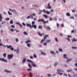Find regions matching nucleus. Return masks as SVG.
<instances>
[{"mask_svg":"<svg viewBox=\"0 0 77 77\" xmlns=\"http://www.w3.org/2000/svg\"><path fill=\"white\" fill-rule=\"evenodd\" d=\"M48 36H49L48 35H45L44 37V39H43L41 40V41L40 42V43L41 44H42V43H43V42H44L45 41V39H47V37H48Z\"/></svg>","mask_w":77,"mask_h":77,"instance_id":"obj_1","label":"nucleus"},{"mask_svg":"<svg viewBox=\"0 0 77 77\" xmlns=\"http://www.w3.org/2000/svg\"><path fill=\"white\" fill-rule=\"evenodd\" d=\"M39 22L40 21H41L42 22H43V23L45 24V23H48V20L46 21H44V20L43 19H39Z\"/></svg>","mask_w":77,"mask_h":77,"instance_id":"obj_2","label":"nucleus"},{"mask_svg":"<svg viewBox=\"0 0 77 77\" xmlns=\"http://www.w3.org/2000/svg\"><path fill=\"white\" fill-rule=\"evenodd\" d=\"M16 51L17 54H19V52H20V50L18 48H17V49L14 50V52H15Z\"/></svg>","mask_w":77,"mask_h":77,"instance_id":"obj_3","label":"nucleus"},{"mask_svg":"<svg viewBox=\"0 0 77 77\" xmlns=\"http://www.w3.org/2000/svg\"><path fill=\"white\" fill-rule=\"evenodd\" d=\"M7 58L9 60H10L12 58V55L8 54L7 56Z\"/></svg>","mask_w":77,"mask_h":77,"instance_id":"obj_4","label":"nucleus"},{"mask_svg":"<svg viewBox=\"0 0 77 77\" xmlns=\"http://www.w3.org/2000/svg\"><path fill=\"white\" fill-rule=\"evenodd\" d=\"M30 18H31V19H33V17H34V16H36V14H35V13H33L32 14L30 15Z\"/></svg>","mask_w":77,"mask_h":77,"instance_id":"obj_5","label":"nucleus"},{"mask_svg":"<svg viewBox=\"0 0 77 77\" xmlns=\"http://www.w3.org/2000/svg\"><path fill=\"white\" fill-rule=\"evenodd\" d=\"M4 71L5 72H6V73H11L12 72L11 71L6 69H5Z\"/></svg>","mask_w":77,"mask_h":77,"instance_id":"obj_6","label":"nucleus"},{"mask_svg":"<svg viewBox=\"0 0 77 77\" xmlns=\"http://www.w3.org/2000/svg\"><path fill=\"white\" fill-rule=\"evenodd\" d=\"M26 26H27V27H29L31 29H32V26H31V24H29L27 23H26Z\"/></svg>","mask_w":77,"mask_h":77,"instance_id":"obj_7","label":"nucleus"},{"mask_svg":"<svg viewBox=\"0 0 77 77\" xmlns=\"http://www.w3.org/2000/svg\"><path fill=\"white\" fill-rule=\"evenodd\" d=\"M9 10L10 11H12V12H14V13H15V14H18V13H17V12L15 11V10L14 9H13V10H12V9H11V8H10L9 9Z\"/></svg>","mask_w":77,"mask_h":77,"instance_id":"obj_8","label":"nucleus"},{"mask_svg":"<svg viewBox=\"0 0 77 77\" xmlns=\"http://www.w3.org/2000/svg\"><path fill=\"white\" fill-rule=\"evenodd\" d=\"M9 10L10 11H12V12H14V13H15V14H18V13H17V12L15 11V10L14 9H13V10H12V9H11V8H10L9 9Z\"/></svg>","mask_w":77,"mask_h":77,"instance_id":"obj_9","label":"nucleus"},{"mask_svg":"<svg viewBox=\"0 0 77 77\" xmlns=\"http://www.w3.org/2000/svg\"><path fill=\"white\" fill-rule=\"evenodd\" d=\"M0 60L2 61L3 62H7V60H5L4 58H0Z\"/></svg>","mask_w":77,"mask_h":77,"instance_id":"obj_10","label":"nucleus"},{"mask_svg":"<svg viewBox=\"0 0 77 77\" xmlns=\"http://www.w3.org/2000/svg\"><path fill=\"white\" fill-rule=\"evenodd\" d=\"M50 3H49V4L48 5V7H47L46 8V9H51V7L50 5Z\"/></svg>","mask_w":77,"mask_h":77,"instance_id":"obj_11","label":"nucleus"},{"mask_svg":"<svg viewBox=\"0 0 77 77\" xmlns=\"http://www.w3.org/2000/svg\"><path fill=\"white\" fill-rule=\"evenodd\" d=\"M26 62V58H23L22 62V63H24Z\"/></svg>","mask_w":77,"mask_h":77,"instance_id":"obj_12","label":"nucleus"},{"mask_svg":"<svg viewBox=\"0 0 77 77\" xmlns=\"http://www.w3.org/2000/svg\"><path fill=\"white\" fill-rule=\"evenodd\" d=\"M32 28H34L35 29H36V26L35 25H32Z\"/></svg>","mask_w":77,"mask_h":77,"instance_id":"obj_13","label":"nucleus"},{"mask_svg":"<svg viewBox=\"0 0 77 77\" xmlns=\"http://www.w3.org/2000/svg\"><path fill=\"white\" fill-rule=\"evenodd\" d=\"M32 65L33 67H36V65L33 62L32 63Z\"/></svg>","mask_w":77,"mask_h":77,"instance_id":"obj_14","label":"nucleus"},{"mask_svg":"<svg viewBox=\"0 0 77 77\" xmlns=\"http://www.w3.org/2000/svg\"><path fill=\"white\" fill-rule=\"evenodd\" d=\"M33 77V75H32V73L31 72H29V77Z\"/></svg>","mask_w":77,"mask_h":77,"instance_id":"obj_15","label":"nucleus"},{"mask_svg":"<svg viewBox=\"0 0 77 77\" xmlns=\"http://www.w3.org/2000/svg\"><path fill=\"white\" fill-rule=\"evenodd\" d=\"M3 19V17H2V14H0V21H2V20Z\"/></svg>","mask_w":77,"mask_h":77,"instance_id":"obj_16","label":"nucleus"},{"mask_svg":"<svg viewBox=\"0 0 77 77\" xmlns=\"http://www.w3.org/2000/svg\"><path fill=\"white\" fill-rule=\"evenodd\" d=\"M30 45H31V44H27L26 45L29 48H30Z\"/></svg>","mask_w":77,"mask_h":77,"instance_id":"obj_17","label":"nucleus"},{"mask_svg":"<svg viewBox=\"0 0 77 77\" xmlns=\"http://www.w3.org/2000/svg\"><path fill=\"white\" fill-rule=\"evenodd\" d=\"M47 30H51V28L48 26H47Z\"/></svg>","mask_w":77,"mask_h":77,"instance_id":"obj_18","label":"nucleus"},{"mask_svg":"<svg viewBox=\"0 0 77 77\" xmlns=\"http://www.w3.org/2000/svg\"><path fill=\"white\" fill-rule=\"evenodd\" d=\"M30 42H31V41H30V40H29L26 41L25 43H26V44H28V43H30Z\"/></svg>","mask_w":77,"mask_h":77,"instance_id":"obj_19","label":"nucleus"},{"mask_svg":"<svg viewBox=\"0 0 77 77\" xmlns=\"http://www.w3.org/2000/svg\"><path fill=\"white\" fill-rule=\"evenodd\" d=\"M0 46H3V47H6V46L3 45V44H2V43H0Z\"/></svg>","mask_w":77,"mask_h":77,"instance_id":"obj_20","label":"nucleus"},{"mask_svg":"<svg viewBox=\"0 0 77 77\" xmlns=\"http://www.w3.org/2000/svg\"><path fill=\"white\" fill-rule=\"evenodd\" d=\"M6 46L8 48H11V47H12L11 45H10L9 46L7 45Z\"/></svg>","mask_w":77,"mask_h":77,"instance_id":"obj_21","label":"nucleus"},{"mask_svg":"<svg viewBox=\"0 0 77 77\" xmlns=\"http://www.w3.org/2000/svg\"><path fill=\"white\" fill-rule=\"evenodd\" d=\"M57 71H58L59 72H60V71H62V72H64V71H63L61 69H57Z\"/></svg>","mask_w":77,"mask_h":77,"instance_id":"obj_22","label":"nucleus"},{"mask_svg":"<svg viewBox=\"0 0 77 77\" xmlns=\"http://www.w3.org/2000/svg\"><path fill=\"white\" fill-rule=\"evenodd\" d=\"M27 62H30L31 63H33V62L32 61H31V60H29V59H28L27 60Z\"/></svg>","mask_w":77,"mask_h":77,"instance_id":"obj_23","label":"nucleus"},{"mask_svg":"<svg viewBox=\"0 0 77 77\" xmlns=\"http://www.w3.org/2000/svg\"><path fill=\"white\" fill-rule=\"evenodd\" d=\"M15 41L16 42H18V41H19V40L18 39V38H16L15 39Z\"/></svg>","mask_w":77,"mask_h":77,"instance_id":"obj_24","label":"nucleus"},{"mask_svg":"<svg viewBox=\"0 0 77 77\" xmlns=\"http://www.w3.org/2000/svg\"><path fill=\"white\" fill-rule=\"evenodd\" d=\"M13 23V20H11L10 22V24H12Z\"/></svg>","mask_w":77,"mask_h":77,"instance_id":"obj_25","label":"nucleus"},{"mask_svg":"<svg viewBox=\"0 0 77 77\" xmlns=\"http://www.w3.org/2000/svg\"><path fill=\"white\" fill-rule=\"evenodd\" d=\"M66 15L67 16H68V17H70V16H71V14H70L69 13H67Z\"/></svg>","mask_w":77,"mask_h":77,"instance_id":"obj_26","label":"nucleus"},{"mask_svg":"<svg viewBox=\"0 0 77 77\" xmlns=\"http://www.w3.org/2000/svg\"><path fill=\"white\" fill-rule=\"evenodd\" d=\"M33 56L34 58L35 59H36L37 57V56H36V55L35 54H34Z\"/></svg>","mask_w":77,"mask_h":77,"instance_id":"obj_27","label":"nucleus"},{"mask_svg":"<svg viewBox=\"0 0 77 77\" xmlns=\"http://www.w3.org/2000/svg\"><path fill=\"white\" fill-rule=\"evenodd\" d=\"M63 57L64 58H65V59H68V58L66 57V55L65 54H63Z\"/></svg>","mask_w":77,"mask_h":77,"instance_id":"obj_28","label":"nucleus"},{"mask_svg":"<svg viewBox=\"0 0 77 77\" xmlns=\"http://www.w3.org/2000/svg\"><path fill=\"white\" fill-rule=\"evenodd\" d=\"M41 54H42V55H44L45 56V55L46 54H45V53H44V52H42H42H41Z\"/></svg>","mask_w":77,"mask_h":77,"instance_id":"obj_29","label":"nucleus"},{"mask_svg":"<svg viewBox=\"0 0 77 77\" xmlns=\"http://www.w3.org/2000/svg\"><path fill=\"white\" fill-rule=\"evenodd\" d=\"M28 66H29L30 68H32V66H30V63L28 64Z\"/></svg>","mask_w":77,"mask_h":77,"instance_id":"obj_30","label":"nucleus"},{"mask_svg":"<svg viewBox=\"0 0 77 77\" xmlns=\"http://www.w3.org/2000/svg\"><path fill=\"white\" fill-rule=\"evenodd\" d=\"M58 64V63H57V62L55 63L54 64V66H56V65H57Z\"/></svg>","mask_w":77,"mask_h":77,"instance_id":"obj_31","label":"nucleus"},{"mask_svg":"<svg viewBox=\"0 0 77 77\" xmlns=\"http://www.w3.org/2000/svg\"><path fill=\"white\" fill-rule=\"evenodd\" d=\"M8 14L9 15H12V14L11 13H10V12H9V11H8Z\"/></svg>","mask_w":77,"mask_h":77,"instance_id":"obj_32","label":"nucleus"},{"mask_svg":"<svg viewBox=\"0 0 77 77\" xmlns=\"http://www.w3.org/2000/svg\"><path fill=\"white\" fill-rule=\"evenodd\" d=\"M23 34L24 35H28V33H27L26 32H23Z\"/></svg>","mask_w":77,"mask_h":77,"instance_id":"obj_33","label":"nucleus"},{"mask_svg":"<svg viewBox=\"0 0 77 77\" xmlns=\"http://www.w3.org/2000/svg\"><path fill=\"white\" fill-rule=\"evenodd\" d=\"M72 60V59H69L67 60L66 61L67 63L68 62H69V61H71V60Z\"/></svg>","mask_w":77,"mask_h":77,"instance_id":"obj_34","label":"nucleus"},{"mask_svg":"<svg viewBox=\"0 0 77 77\" xmlns=\"http://www.w3.org/2000/svg\"><path fill=\"white\" fill-rule=\"evenodd\" d=\"M70 19H73V20H74V17H70L69 18Z\"/></svg>","mask_w":77,"mask_h":77,"instance_id":"obj_35","label":"nucleus"},{"mask_svg":"<svg viewBox=\"0 0 77 77\" xmlns=\"http://www.w3.org/2000/svg\"><path fill=\"white\" fill-rule=\"evenodd\" d=\"M6 53H4L3 54V56L4 57H6Z\"/></svg>","mask_w":77,"mask_h":77,"instance_id":"obj_36","label":"nucleus"},{"mask_svg":"<svg viewBox=\"0 0 77 77\" xmlns=\"http://www.w3.org/2000/svg\"><path fill=\"white\" fill-rule=\"evenodd\" d=\"M72 42H73L74 41H75H75H76V40L75 39V38H73V39H72Z\"/></svg>","mask_w":77,"mask_h":77,"instance_id":"obj_37","label":"nucleus"},{"mask_svg":"<svg viewBox=\"0 0 77 77\" xmlns=\"http://www.w3.org/2000/svg\"><path fill=\"white\" fill-rule=\"evenodd\" d=\"M51 42V41H50V40H46V42Z\"/></svg>","mask_w":77,"mask_h":77,"instance_id":"obj_38","label":"nucleus"},{"mask_svg":"<svg viewBox=\"0 0 77 77\" xmlns=\"http://www.w3.org/2000/svg\"><path fill=\"white\" fill-rule=\"evenodd\" d=\"M40 12H43L45 13V10H42V11H40Z\"/></svg>","mask_w":77,"mask_h":77,"instance_id":"obj_39","label":"nucleus"},{"mask_svg":"<svg viewBox=\"0 0 77 77\" xmlns=\"http://www.w3.org/2000/svg\"><path fill=\"white\" fill-rule=\"evenodd\" d=\"M55 39L56 42H59V41H58V40H57V38H55Z\"/></svg>","mask_w":77,"mask_h":77,"instance_id":"obj_40","label":"nucleus"},{"mask_svg":"<svg viewBox=\"0 0 77 77\" xmlns=\"http://www.w3.org/2000/svg\"><path fill=\"white\" fill-rule=\"evenodd\" d=\"M30 18V16H28L27 17H26V18L27 19V20H28V19H29V18Z\"/></svg>","mask_w":77,"mask_h":77,"instance_id":"obj_41","label":"nucleus"},{"mask_svg":"<svg viewBox=\"0 0 77 77\" xmlns=\"http://www.w3.org/2000/svg\"><path fill=\"white\" fill-rule=\"evenodd\" d=\"M39 29H42V26H39Z\"/></svg>","mask_w":77,"mask_h":77,"instance_id":"obj_42","label":"nucleus"},{"mask_svg":"<svg viewBox=\"0 0 77 77\" xmlns=\"http://www.w3.org/2000/svg\"><path fill=\"white\" fill-rule=\"evenodd\" d=\"M29 58H30L31 59H33V57L32 56H29Z\"/></svg>","mask_w":77,"mask_h":77,"instance_id":"obj_43","label":"nucleus"},{"mask_svg":"<svg viewBox=\"0 0 77 77\" xmlns=\"http://www.w3.org/2000/svg\"><path fill=\"white\" fill-rule=\"evenodd\" d=\"M10 50H11V51H13V50H14V48L13 47L11 48Z\"/></svg>","mask_w":77,"mask_h":77,"instance_id":"obj_44","label":"nucleus"},{"mask_svg":"<svg viewBox=\"0 0 77 77\" xmlns=\"http://www.w3.org/2000/svg\"><path fill=\"white\" fill-rule=\"evenodd\" d=\"M45 13H46V14H50V13L48 11H45Z\"/></svg>","mask_w":77,"mask_h":77,"instance_id":"obj_45","label":"nucleus"},{"mask_svg":"<svg viewBox=\"0 0 77 77\" xmlns=\"http://www.w3.org/2000/svg\"><path fill=\"white\" fill-rule=\"evenodd\" d=\"M72 48H73V49H77V48L76 47H72Z\"/></svg>","mask_w":77,"mask_h":77,"instance_id":"obj_46","label":"nucleus"},{"mask_svg":"<svg viewBox=\"0 0 77 77\" xmlns=\"http://www.w3.org/2000/svg\"><path fill=\"white\" fill-rule=\"evenodd\" d=\"M63 75L64 76H66V77H67V76H68V75H67L66 74V73H64L63 74Z\"/></svg>","mask_w":77,"mask_h":77,"instance_id":"obj_47","label":"nucleus"},{"mask_svg":"<svg viewBox=\"0 0 77 77\" xmlns=\"http://www.w3.org/2000/svg\"><path fill=\"white\" fill-rule=\"evenodd\" d=\"M43 17H45L46 18H48V17L46 15H44Z\"/></svg>","mask_w":77,"mask_h":77,"instance_id":"obj_48","label":"nucleus"},{"mask_svg":"<svg viewBox=\"0 0 77 77\" xmlns=\"http://www.w3.org/2000/svg\"><path fill=\"white\" fill-rule=\"evenodd\" d=\"M5 20H6V21H8V20H9V18H6L5 19Z\"/></svg>","mask_w":77,"mask_h":77,"instance_id":"obj_49","label":"nucleus"},{"mask_svg":"<svg viewBox=\"0 0 77 77\" xmlns=\"http://www.w3.org/2000/svg\"><path fill=\"white\" fill-rule=\"evenodd\" d=\"M35 22H32V26L34 25V24H35Z\"/></svg>","mask_w":77,"mask_h":77,"instance_id":"obj_50","label":"nucleus"},{"mask_svg":"<svg viewBox=\"0 0 77 77\" xmlns=\"http://www.w3.org/2000/svg\"><path fill=\"white\" fill-rule=\"evenodd\" d=\"M39 36H42V34H41L40 32L39 33Z\"/></svg>","mask_w":77,"mask_h":77,"instance_id":"obj_51","label":"nucleus"},{"mask_svg":"<svg viewBox=\"0 0 77 77\" xmlns=\"http://www.w3.org/2000/svg\"><path fill=\"white\" fill-rule=\"evenodd\" d=\"M34 6L35 8H38V6L36 5H34Z\"/></svg>","mask_w":77,"mask_h":77,"instance_id":"obj_52","label":"nucleus"},{"mask_svg":"<svg viewBox=\"0 0 77 77\" xmlns=\"http://www.w3.org/2000/svg\"><path fill=\"white\" fill-rule=\"evenodd\" d=\"M66 39H67L69 41H70V39L68 38H66Z\"/></svg>","mask_w":77,"mask_h":77,"instance_id":"obj_53","label":"nucleus"},{"mask_svg":"<svg viewBox=\"0 0 77 77\" xmlns=\"http://www.w3.org/2000/svg\"><path fill=\"white\" fill-rule=\"evenodd\" d=\"M22 25H23V26H26V24L24 23H22Z\"/></svg>","mask_w":77,"mask_h":77,"instance_id":"obj_54","label":"nucleus"},{"mask_svg":"<svg viewBox=\"0 0 77 77\" xmlns=\"http://www.w3.org/2000/svg\"><path fill=\"white\" fill-rule=\"evenodd\" d=\"M43 45H45V46H46V45H47V43H44L43 44Z\"/></svg>","mask_w":77,"mask_h":77,"instance_id":"obj_55","label":"nucleus"},{"mask_svg":"<svg viewBox=\"0 0 77 77\" xmlns=\"http://www.w3.org/2000/svg\"><path fill=\"white\" fill-rule=\"evenodd\" d=\"M51 54H54V51H51Z\"/></svg>","mask_w":77,"mask_h":77,"instance_id":"obj_56","label":"nucleus"},{"mask_svg":"<svg viewBox=\"0 0 77 77\" xmlns=\"http://www.w3.org/2000/svg\"><path fill=\"white\" fill-rule=\"evenodd\" d=\"M61 26L62 27H64V25H63V24H62L61 25Z\"/></svg>","mask_w":77,"mask_h":77,"instance_id":"obj_57","label":"nucleus"},{"mask_svg":"<svg viewBox=\"0 0 77 77\" xmlns=\"http://www.w3.org/2000/svg\"><path fill=\"white\" fill-rule=\"evenodd\" d=\"M57 27H59V24L58 23H57Z\"/></svg>","mask_w":77,"mask_h":77,"instance_id":"obj_58","label":"nucleus"},{"mask_svg":"<svg viewBox=\"0 0 77 77\" xmlns=\"http://www.w3.org/2000/svg\"><path fill=\"white\" fill-rule=\"evenodd\" d=\"M71 71H72V70H67V72H71Z\"/></svg>","mask_w":77,"mask_h":77,"instance_id":"obj_59","label":"nucleus"},{"mask_svg":"<svg viewBox=\"0 0 77 77\" xmlns=\"http://www.w3.org/2000/svg\"><path fill=\"white\" fill-rule=\"evenodd\" d=\"M19 25L20 26V27H21V28L23 27V26H22V25H21V24H20Z\"/></svg>","mask_w":77,"mask_h":77,"instance_id":"obj_60","label":"nucleus"},{"mask_svg":"<svg viewBox=\"0 0 77 77\" xmlns=\"http://www.w3.org/2000/svg\"><path fill=\"white\" fill-rule=\"evenodd\" d=\"M11 27L12 28H15V26H14V25H11Z\"/></svg>","mask_w":77,"mask_h":77,"instance_id":"obj_61","label":"nucleus"},{"mask_svg":"<svg viewBox=\"0 0 77 77\" xmlns=\"http://www.w3.org/2000/svg\"><path fill=\"white\" fill-rule=\"evenodd\" d=\"M75 12V10H72V12H73V13H74Z\"/></svg>","mask_w":77,"mask_h":77,"instance_id":"obj_62","label":"nucleus"},{"mask_svg":"<svg viewBox=\"0 0 77 77\" xmlns=\"http://www.w3.org/2000/svg\"><path fill=\"white\" fill-rule=\"evenodd\" d=\"M59 50L60 51H62V49H60Z\"/></svg>","mask_w":77,"mask_h":77,"instance_id":"obj_63","label":"nucleus"},{"mask_svg":"<svg viewBox=\"0 0 77 77\" xmlns=\"http://www.w3.org/2000/svg\"><path fill=\"white\" fill-rule=\"evenodd\" d=\"M11 31L12 32H14V29H11Z\"/></svg>","mask_w":77,"mask_h":77,"instance_id":"obj_64","label":"nucleus"}]
</instances>
